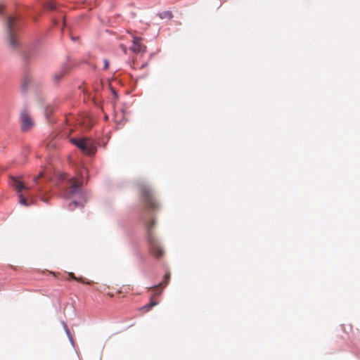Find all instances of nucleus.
<instances>
[{
    "instance_id": "23",
    "label": "nucleus",
    "mask_w": 360,
    "mask_h": 360,
    "mask_svg": "<svg viewBox=\"0 0 360 360\" xmlns=\"http://www.w3.org/2000/svg\"><path fill=\"white\" fill-rule=\"evenodd\" d=\"M85 122H86V120L83 123H81V124H85Z\"/></svg>"
},
{
    "instance_id": "21",
    "label": "nucleus",
    "mask_w": 360,
    "mask_h": 360,
    "mask_svg": "<svg viewBox=\"0 0 360 360\" xmlns=\"http://www.w3.org/2000/svg\"><path fill=\"white\" fill-rule=\"evenodd\" d=\"M2 10H3V6L0 5V13H1Z\"/></svg>"
},
{
    "instance_id": "8",
    "label": "nucleus",
    "mask_w": 360,
    "mask_h": 360,
    "mask_svg": "<svg viewBox=\"0 0 360 360\" xmlns=\"http://www.w3.org/2000/svg\"><path fill=\"white\" fill-rule=\"evenodd\" d=\"M130 49L134 53H143L146 51V46L141 43L140 37H134L133 45Z\"/></svg>"
},
{
    "instance_id": "10",
    "label": "nucleus",
    "mask_w": 360,
    "mask_h": 360,
    "mask_svg": "<svg viewBox=\"0 0 360 360\" xmlns=\"http://www.w3.org/2000/svg\"><path fill=\"white\" fill-rule=\"evenodd\" d=\"M32 77L30 76H28V75H25L22 81V83H21V88L23 91H25L30 84L32 82Z\"/></svg>"
},
{
    "instance_id": "18",
    "label": "nucleus",
    "mask_w": 360,
    "mask_h": 360,
    "mask_svg": "<svg viewBox=\"0 0 360 360\" xmlns=\"http://www.w3.org/2000/svg\"><path fill=\"white\" fill-rule=\"evenodd\" d=\"M62 76H63L62 75L56 74L54 75V79H55V80H58V79H60V78L62 77Z\"/></svg>"
},
{
    "instance_id": "4",
    "label": "nucleus",
    "mask_w": 360,
    "mask_h": 360,
    "mask_svg": "<svg viewBox=\"0 0 360 360\" xmlns=\"http://www.w3.org/2000/svg\"><path fill=\"white\" fill-rule=\"evenodd\" d=\"M139 193L143 207L146 210L153 211L159 207V204L153 195V191L148 186L141 185Z\"/></svg>"
},
{
    "instance_id": "17",
    "label": "nucleus",
    "mask_w": 360,
    "mask_h": 360,
    "mask_svg": "<svg viewBox=\"0 0 360 360\" xmlns=\"http://www.w3.org/2000/svg\"><path fill=\"white\" fill-rule=\"evenodd\" d=\"M120 48L122 50V51L124 53H127V48L125 45L124 44H120Z\"/></svg>"
},
{
    "instance_id": "12",
    "label": "nucleus",
    "mask_w": 360,
    "mask_h": 360,
    "mask_svg": "<svg viewBox=\"0 0 360 360\" xmlns=\"http://www.w3.org/2000/svg\"><path fill=\"white\" fill-rule=\"evenodd\" d=\"M160 18H168L171 19L173 17L172 13L171 11H164L159 14Z\"/></svg>"
},
{
    "instance_id": "5",
    "label": "nucleus",
    "mask_w": 360,
    "mask_h": 360,
    "mask_svg": "<svg viewBox=\"0 0 360 360\" xmlns=\"http://www.w3.org/2000/svg\"><path fill=\"white\" fill-rule=\"evenodd\" d=\"M72 143L78 147L84 153L88 155H92L96 150V145L90 139L82 138V139H71Z\"/></svg>"
},
{
    "instance_id": "2",
    "label": "nucleus",
    "mask_w": 360,
    "mask_h": 360,
    "mask_svg": "<svg viewBox=\"0 0 360 360\" xmlns=\"http://www.w3.org/2000/svg\"><path fill=\"white\" fill-rule=\"evenodd\" d=\"M63 196L66 198H75L78 197V202L73 200L75 207L82 205L85 202L84 195L82 188V182L76 177H72L68 179L66 188L63 191Z\"/></svg>"
},
{
    "instance_id": "1",
    "label": "nucleus",
    "mask_w": 360,
    "mask_h": 360,
    "mask_svg": "<svg viewBox=\"0 0 360 360\" xmlns=\"http://www.w3.org/2000/svg\"><path fill=\"white\" fill-rule=\"evenodd\" d=\"M155 220H151L146 224V238L150 254L155 259H159L164 255L165 252L155 234Z\"/></svg>"
},
{
    "instance_id": "22",
    "label": "nucleus",
    "mask_w": 360,
    "mask_h": 360,
    "mask_svg": "<svg viewBox=\"0 0 360 360\" xmlns=\"http://www.w3.org/2000/svg\"><path fill=\"white\" fill-rule=\"evenodd\" d=\"M86 128H87V129H90V128H91V125H89V126H86Z\"/></svg>"
},
{
    "instance_id": "14",
    "label": "nucleus",
    "mask_w": 360,
    "mask_h": 360,
    "mask_svg": "<svg viewBox=\"0 0 360 360\" xmlns=\"http://www.w3.org/2000/svg\"><path fill=\"white\" fill-rule=\"evenodd\" d=\"M68 276H70V278L77 281H79V282H82L84 283L83 280L82 278H77L73 273H69Z\"/></svg>"
},
{
    "instance_id": "20",
    "label": "nucleus",
    "mask_w": 360,
    "mask_h": 360,
    "mask_svg": "<svg viewBox=\"0 0 360 360\" xmlns=\"http://www.w3.org/2000/svg\"><path fill=\"white\" fill-rule=\"evenodd\" d=\"M65 330H66L67 333H68V334H69V330H68V329L67 328V326H66V325H65Z\"/></svg>"
},
{
    "instance_id": "7",
    "label": "nucleus",
    "mask_w": 360,
    "mask_h": 360,
    "mask_svg": "<svg viewBox=\"0 0 360 360\" xmlns=\"http://www.w3.org/2000/svg\"><path fill=\"white\" fill-rule=\"evenodd\" d=\"M20 122L21 129L23 131H27L31 129L34 125L32 118L26 111L22 112L20 115Z\"/></svg>"
},
{
    "instance_id": "11",
    "label": "nucleus",
    "mask_w": 360,
    "mask_h": 360,
    "mask_svg": "<svg viewBox=\"0 0 360 360\" xmlns=\"http://www.w3.org/2000/svg\"><path fill=\"white\" fill-rule=\"evenodd\" d=\"M158 304V302L155 301L151 300L150 302L145 306H143L141 309L144 310L145 311H148L150 310L153 307Z\"/></svg>"
},
{
    "instance_id": "6",
    "label": "nucleus",
    "mask_w": 360,
    "mask_h": 360,
    "mask_svg": "<svg viewBox=\"0 0 360 360\" xmlns=\"http://www.w3.org/2000/svg\"><path fill=\"white\" fill-rule=\"evenodd\" d=\"M13 186L15 187L18 196L19 198V202L25 206L30 205V203L27 201V199L24 196V194L22 193L23 191H28L29 188L27 187L24 183L19 180V179H14L13 180Z\"/></svg>"
},
{
    "instance_id": "3",
    "label": "nucleus",
    "mask_w": 360,
    "mask_h": 360,
    "mask_svg": "<svg viewBox=\"0 0 360 360\" xmlns=\"http://www.w3.org/2000/svg\"><path fill=\"white\" fill-rule=\"evenodd\" d=\"M20 27V19L17 16H9L6 22V31L8 43L10 47L15 49L19 46L18 32Z\"/></svg>"
},
{
    "instance_id": "13",
    "label": "nucleus",
    "mask_w": 360,
    "mask_h": 360,
    "mask_svg": "<svg viewBox=\"0 0 360 360\" xmlns=\"http://www.w3.org/2000/svg\"><path fill=\"white\" fill-rule=\"evenodd\" d=\"M46 8L51 11L55 10L56 8V4L53 1H50L46 3Z\"/></svg>"
},
{
    "instance_id": "19",
    "label": "nucleus",
    "mask_w": 360,
    "mask_h": 360,
    "mask_svg": "<svg viewBox=\"0 0 360 360\" xmlns=\"http://www.w3.org/2000/svg\"><path fill=\"white\" fill-rule=\"evenodd\" d=\"M66 176H67V174H64L62 175V179H65L66 178Z\"/></svg>"
},
{
    "instance_id": "9",
    "label": "nucleus",
    "mask_w": 360,
    "mask_h": 360,
    "mask_svg": "<svg viewBox=\"0 0 360 360\" xmlns=\"http://www.w3.org/2000/svg\"><path fill=\"white\" fill-rule=\"evenodd\" d=\"M169 279H170V274L169 273L165 274V275L164 276V281L162 283H160L159 285L153 286V289L154 290H157L159 287L165 288L168 284Z\"/></svg>"
},
{
    "instance_id": "15",
    "label": "nucleus",
    "mask_w": 360,
    "mask_h": 360,
    "mask_svg": "<svg viewBox=\"0 0 360 360\" xmlns=\"http://www.w3.org/2000/svg\"><path fill=\"white\" fill-rule=\"evenodd\" d=\"M44 176V172H41L37 176H34L33 181L37 184V181L39 178Z\"/></svg>"
},
{
    "instance_id": "16",
    "label": "nucleus",
    "mask_w": 360,
    "mask_h": 360,
    "mask_svg": "<svg viewBox=\"0 0 360 360\" xmlns=\"http://www.w3.org/2000/svg\"><path fill=\"white\" fill-rule=\"evenodd\" d=\"M103 64H104L103 69L104 70L108 69V68H109V61L107 59H104L103 60Z\"/></svg>"
}]
</instances>
